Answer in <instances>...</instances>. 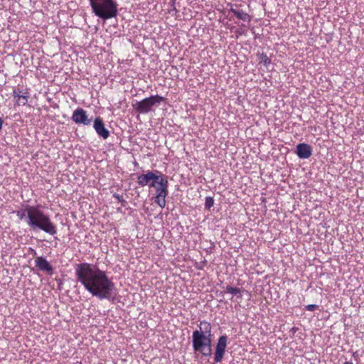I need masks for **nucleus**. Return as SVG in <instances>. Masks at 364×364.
I'll list each match as a JSON object with an SVG mask.
<instances>
[{
	"instance_id": "nucleus-11",
	"label": "nucleus",
	"mask_w": 364,
	"mask_h": 364,
	"mask_svg": "<svg viewBox=\"0 0 364 364\" xmlns=\"http://www.w3.org/2000/svg\"><path fill=\"white\" fill-rule=\"evenodd\" d=\"M229 13H232L238 19L242 20L245 22H250L251 21V16L242 9H240L238 4H230Z\"/></svg>"
},
{
	"instance_id": "nucleus-7",
	"label": "nucleus",
	"mask_w": 364,
	"mask_h": 364,
	"mask_svg": "<svg viewBox=\"0 0 364 364\" xmlns=\"http://www.w3.org/2000/svg\"><path fill=\"white\" fill-rule=\"evenodd\" d=\"M72 119L76 124H82L86 126L90 125L92 121V118H88L87 112L82 108L80 107L73 111Z\"/></svg>"
},
{
	"instance_id": "nucleus-6",
	"label": "nucleus",
	"mask_w": 364,
	"mask_h": 364,
	"mask_svg": "<svg viewBox=\"0 0 364 364\" xmlns=\"http://www.w3.org/2000/svg\"><path fill=\"white\" fill-rule=\"evenodd\" d=\"M161 175L158 171H148L146 173L137 176V183L141 187L149 186L151 188V184L159 180V176Z\"/></svg>"
},
{
	"instance_id": "nucleus-22",
	"label": "nucleus",
	"mask_w": 364,
	"mask_h": 364,
	"mask_svg": "<svg viewBox=\"0 0 364 364\" xmlns=\"http://www.w3.org/2000/svg\"><path fill=\"white\" fill-rule=\"evenodd\" d=\"M176 1V0H170V4L171 5V7H173V9L174 10H176V7H175Z\"/></svg>"
},
{
	"instance_id": "nucleus-2",
	"label": "nucleus",
	"mask_w": 364,
	"mask_h": 364,
	"mask_svg": "<svg viewBox=\"0 0 364 364\" xmlns=\"http://www.w3.org/2000/svg\"><path fill=\"white\" fill-rule=\"evenodd\" d=\"M19 220H23L31 230H42L50 235L57 233V227L50 217L40 208V205H25L24 208L14 212Z\"/></svg>"
},
{
	"instance_id": "nucleus-23",
	"label": "nucleus",
	"mask_w": 364,
	"mask_h": 364,
	"mask_svg": "<svg viewBox=\"0 0 364 364\" xmlns=\"http://www.w3.org/2000/svg\"><path fill=\"white\" fill-rule=\"evenodd\" d=\"M343 364H353V363H352V362L346 361V362H345V363H343Z\"/></svg>"
},
{
	"instance_id": "nucleus-13",
	"label": "nucleus",
	"mask_w": 364,
	"mask_h": 364,
	"mask_svg": "<svg viewBox=\"0 0 364 364\" xmlns=\"http://www.w3.org/2000/svg\"><path fill=\"white\" fill-rule=\"evenodd\" d=\"M36 266L41 271L46 272L47 273L53 274V267L50 263L43 257H38L35 259Z\"/></svg>"
},
{
	"instance_id": "nucleus-19",
	"label": "nucleus",
	"mask_w": 364,
	"mask_h": 364,
	"mask_svg": "<svg viewBox=\"0 0 364 364\" xmlns=\"http://www.w3.org/2000/svg\"><path fill=\"white\" fill-rule=\"evenodd\" d=\"M22 93H24V92L21 90H14L12 95H13L14 98L15 99V100H16V99H18V97L22 96Z\"/></svg>"
},
{
	"instance_id": "nucleus-20",
	"label": "nucleus",
	"mask_w": 364,
	"mask_h": 364,
	"mask_svg": "<svg viewBox=\"0 0 364 364\" xmlns=\"http://www.w3.org/2000/svg\"><path fill=\"white\" fill-rule=\"evenodd\" d=\"M113 197L118 200L119 203H123L124 201L122 196H120L118 193H114Z\"/></svg>"
},
{
	"instance_id": "nucleus-9",
	"label": "nucleus",
	"mask_w": 364,
	"mask_h": 364,
	"mask_svg": "<svg viewBox=\"0 0 364 364\" xmlns=\"http://www.w3.org/2000/svg\"><path fill=\"white\" fill-rule=\"evenodd\" d=\"M168 182L167 179L162 175L159 176V180H156L154 183L151 184V188H154L156 191V195L161 193L168 194Z\"/></svg>"
},
{
	"instance_id": "nucleus-3",
	"label": "nucleus",
	"mask_w": 364,
	"mask_h": 364,
	"mask_svg": "<svg viewBox=\"0 0 364 364\" xmlns=\"http://www.w3.org/2000/svg\"><path fill=\"white\" fill-rule=\"evenodd\" d=\"M198 327L199 329L194 331L192 335L193 350L201 353L205 357H209L212 355L211 324L206 321H202Z\"/></svg>"
},
{
	"instance_id": "nucleus-16",
	"label": "nucleus",
	"mask_w": 364,
	"mask_h": 364,
	"mask_svg": "<svg viewBox=\"0 0 364 364\" xmlns=\"http://www.w3.org/2000/svg\"><path fill=\"white\" fill-rule=\"evenodd\" d=\"M28 100V95L27 92L22 93V96L16 99L15 104L17 106H24L27 104Z\"/></svg>"
},
{
	"instance_id": "nucleus-5",
	"label": "nucleus",
	"mask_w": 364,
	"mask_h": 364,
	"mask_svg": "<svg viewBox=\"0 0 364 364\" xmlns=\"http://www.w3.org/2000/svg\"><path fill=\"white\" fill-rule=\"evenodd\" d=\"M164 100V97L159 95H151L141 101H136L134 104H132V107L139 114H147L154 111V107H158Z\"/></svg>"
},
{
	"instance_id": "nucleus-14",
	"label": "nucleus",
	"mask_w": 364,
	"mask_h": 364,
	"mask_svg": "<svg viewBox=\"0 0 364 364\" xmlns=\"http://www.w3.org/2000/svg\"><path fill=\"white\" fill-rule=\"evenodd\" d=\"M168 194H162L161 192L159 194H156L154 199L155 203L159 206L164 208L166 206V198Z\"/></svg>"
},
{
	"instance_id": "nucleus-10",
	"label": "nucleus",
	"mask_w": 364,
	"mask_h": 364,
	"mask_svg": "<svg viewBox=\"0 0 364 364\" xmlns=\"http://www.w3.org/2000/svg\"><path fill=\"white\" fill-rule=\"evenodd\" d=\"M312 147L306 143H300L296 145V154L299 159H306L312 155Z\"/></svg>"
},
{
	"instance_id": "nucleus-1",
	"label": "nucleus",
	"mask_w": 364,
	"mask_h": 364,
	"mask_svg": "<svg viewBox=\"0 0 364 364\" xmlns=\"http://www.w3.org/2000/svg\"><path fill=\"white\" fill-rule=\"evenodd\" d=\"M75 275L77 282L92 296L109 301L116 298L117 289L115 284L107 272L97 265L87 262L76 264Z\"/></svg>"
},
{
	"instance_id": "nucleus-18",
	"label": "nucleus",
	"mask_w": 364,
	"mask_h": 364,
	"mask_svg": "<svg viewBox=\"0 0 364 364\" xmlns=\"http://www.w3.org/2000/svg\"><path fill=\"white\" fill-rule=\"evenodd\" d=\"M214 205V200L212 197H206L205 201V207L207 209H210Z\"/></svg>"
},
{
	"instance_id": "nucleus-4",
	"label": "nucleus",
	"mask_w": 364,
	"mask_h": 364,
	"mask_svg": "<svg viewBox=\"0 0 364 364\" xmlns=\"http://www.w3.org/2000/svg\"><path fill=\"white\" fill-rule=\"evenodd\" d=\"M92 12L104 20L114 18L118 14V5L114 0H89Z\"/></svg>"
},
{
	"instance_id": "nucleus-8",
	"label": "nucleus",
	"mask_w": 364,
	"mask_h": 364,
	"mask_svg": "<svg viewBox=\"0 0 364 364\" xmlns=\"http://www.w3.org/2000/svg\"><path fill=\"white\" fill-rule=\"evenodd\" d=\"M228 337L226 336H221L218 340L214 355V360L215 363H220L223 358L227 346Z\"/></svg>"
},
{
	"instance_id": "nucleus-12",
	"label": "nucleus",
	"mask_w": 364,
	"mask_h": 364,
	"mask_svg": "<svg viewBox=\"0 0 364 364\" xmlns=\"http://www.w3.org/2000/svg\"><path fill=\"white\" fill-rule=\"evenodd\" d=\"M93 127L98 136L107 139L109 136V132L105 127V124L100 117L95 118Z\"/></svg>"
},
{
	"instance_id": "nucleus-15",
	"label": "nucleus",
	"mask_w": 364,
	"mask_h": 364,
	"mask_svg": "<svg viewBox=\"0 0 364 364\" xmlns=\"http://www.w3.org/2000/svg\"><path fill=\"white\" fill-rule=\"evenodd\" d=\"M225 291L234 296H237L238 298H241L242 292L243 291V290L240 288L233 287L232 286H227Z\"/></svg>"
},
{
	"instance_id": "nucleus-21",
	"label": "nucleus",
	"mask_w": 364,
	"mask_h": 364,
	"mask_svg": "<svg viewBox=\"0 0 364 364\" xmlns=\"http://www.w3.org/2000/svg\"><path fill=\"white\" fill-rule=\"evenodd\" d=\"M317 308H318V306L316 304H309V305L306 306V307H305L306 310L310 311H313Z\"/></svg>"
},
{
	"instance_id": "nucleus-17",
	"label": "nucleus",
	"mask_w": 364,
	"mask_h": 364,
	"mask_svg": "<svg viewBox=\"0 0 364 364\" xmlns=\"http://www.w3.org/2000/svg\"><path fill=\"white\" fill-rule=\"evenodd\" d=\"M259 63L268 67L271 63V60L266 54L262 53L259 56Z\"/></svg>"
}]
</instances>
